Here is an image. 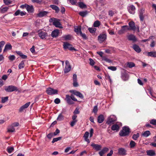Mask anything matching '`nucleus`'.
I'll list each match as a JSON object with an SVG mask.
<instances>
[{
  "label": "nucleus",
  "mask_w": 156,
  "mask_h": 156,
  "mask_svg": "<svg viewBox=\"0 0 156 156\" xmlns=\"http://www.w3.org/2000/svg\"><path fill=\"white\" fill-rule=\"evenodd\" d=\"M38 35L41 39L43 40H46L49 36L47 32L44 30L42 29L38 30Z\"/></svg>",
  "instance_id": "nucleus-1"
},
{
  "label": "nucleus",
  "mask_w": 156,
  "mask_h": 156,
  "mask_svg": "<svg viewBox=\"0 0 156 156\" xmlns=\"http://www.w3.org/2000/svg\"><path fill=\"white\" fill-rule=\"evenodd\" d=\"M129 132V129L128 127L125 126L122 128V129L120 131L119 134L121 136H125L128 135Z\"/></svg>",
  "instance_id": "nucleus-2"
},
{
  "label": "nucleus",
  "mask_w": 156,
  "mask_h": 156,
  "mask_svg": "<svg viewBox=\"0 0 156 156\" xmlns=\"http://www.w3.org/2000/svg\"><path fill=\"white\" fill-rule=\"evenodd\" d=\"M5 90L6 91L8 92H12L18 90V89L16 87L12 85L5 87Z\"/></svg>",
  "instance_id": "nucleus-3"
},
{
  "label": "nucleus",
  "mask_w": 156,
  "mask_h": 156,
  "mask_svg": "<svg viewBox=\"0 0 156 156\" xmlns=\"http://www.w3.org/2000/svg\"><path fill=\"white\" fill-rule=\"evenodd\" d=\"M47 93L50 95L58 94V90L51 87L48 88L46 90Z\"/></svg>",
  "instance_id": "nucleus-4"
},
{
  "label": "nucleus",
  "mask_w": 156,
  "mask_h": 156,
  "mask_svg": "<svg viewBox=\"0 0 156 156\" xmlns=\"http://www.w3.org/2000/svg\"><path fill=\"white\" fill-rule=\"evenodd\" d=\"M63 48L65 49H68L70 51H76V49L72 47V45L67 42H64Z\"/></svg>",
  "instance_id": "nucleus-5"
},
{
  "label": "nucleus",
  "mask_w": 156,
  "mask_h": 156,
  "mask_svg": "<svg viewBox=\"0 0 156 156\" xmlns=\"http://www.w3.org/2000/svg\"><path fill=\"white\" fill-rule=\"evenodd\" d=\"M107 38V35L106 34H101L98 37V40L100 43H102L105 41Z\"/></svg>",
  "instance_id": "nucleus-6"
},
{
  "label": "nucleus",
  "mask_w": 156,
  "mask_h": 156,
  "mask_svg": "<svg viewBox=\"0 0 156 156\" xmlns=\"http://www.w3.org/2000/svg\"><path fill=\"white\" fill-rule=\"evenodd\" d=\"M116 120V117L114 115H111L108 118L107 123L108 124H110Z\"/></svg>",
  "instance_id": "nucleus-7"
},
{
  "label": "nucleus",
  "mask_w": 156,
  "mask_h": 156,
  "mask_svg": "<svg viewBox=\"0 0 156 156\" xmlns=\"http://www.w3.org/2000/svg\"><path fill=\"white\" fill-rule=\"evenodd\" d=\"M65 63L66 66L64 69V72L65 73H67L70 71L71 67L69 61L66 60Z\"/></svg>",
  "instance_id": "nucleus-8"
},
{
  "label": "nucleus",
  "mask_w": 156,
  "mask_h": 156,
  "mask_svg": "<svg viewBox=\"0 0 156 156\" xmlns=\"http://www.w3.org/2000/svg\"><path fill=\"white\" fill-rule=\"evenodd\" d=\"M129 30V28L128 26L127 25H125L122 26L121 27V29L119 30L118 31V34H124L126 30Z\"/></svg>",
  "instance_id": "nucleus-9"
},
{
  "label": "nucleus",
  "mask_w": 156,
  "mask_h": 156,
  "mask_svg": "<svg viewBox=\"0 0 156 156\" xmlns=\"http://www.w3.org/2000/svg\"><path fill=\"white\" fill-rule=\"evenodd\" d=\"M127 9L128 12L131 14H133L135 13L136 8L134 5H130L127 7Z\"/></svg>",
  "instance_id": "nucleus-10"
},
{
  "label": "nucleus",
  "mask_w": 156,
  "mask_h": 156,
  "mask_svg": "<svg viewBox=\"0 0 156 156\" xmlns=\"http://www.w3.org/2000/svg\"><path fill=\"white\" fill-rule=\"evenodd\" d=\"M118 154L120 155H125L127 154L126 151L124 148H119L118 149Z\"/></svg>",
  "instance_id": "nucleus-11"
},
{
  "label": "nucleus",
  "mask_w": 156,
  "mask_h": 156,
  "mask_svg": "<svg viewBox=\"0 0 156 156\" xmlns=\"http://www.w3.org/2000/svg\"><path fill=\"white\" fill-rule=\"evenodd\" d=\"M49 12L46 11H40L37 14V16L39 17H43L46 16L48 13Z\"/></svg>",
  "instance_id": "nucleus-12"
},
{
  "label": "nucleus",
  "mask_w": 156,
  "mask_h": 156,
  "mask_svg": "<svg viewBox=\"0 0 156 156\" xmlns=\"http://www.w3.org/2000/svg\"><path fill=\"white\" fill-rule=\"evenodd\" d=\"M129 30H133L135 31L136 29V27L134 22L131 21L129 22Z\"/></svg>",
  "instance_id": "nucleus-13"
},
{
  "label": "nucleus",
  "mask_w": 156,
  "mask_h": 156,
  "mask_svg": "<svg viewBox=\"0 0 156 156\" xmlns=\"http://www.w3.org/2000/svg\"><path fill=\"white\" fill-rule=\"evenodd\" d=\"M26 12L23 11H21L20 10H17L14 14L15 16H18L19 15L21 16H25L26 14Z\"/></svg>",
  "instance_id": "nucleus-14"
},
{
  "label": "nucleus",
  "mask_w": 156,
  "mask_h": 156,
  "mask_svg": "<svg viewBox=\"0 0 156 156\" xmlns=\"http://www.w3.org/2000/svg\"><path fill=\"white\" fill-rule=\"evenodd\" d=\"M59 33V30L58 29L55 30H53L51 33V36L53 37H58Z\"/></svg>",
  "instance_id": "nucleus-15"
},
{
  "label": "nucleus",
  "mask_w": 156,
  "mask_h": 156,
  "mask_svg": "<svg viewBox=\"0 0 156 156\" xmlns=\"http://www.w3.org/2000/svg\"><path fill=\"white\" fill-rule=\"evenodd\" d=\"M73 86L74 87H77L78 86V84L77 82V76L76 74L73 75Z\"/></svg>",
  "instance_id": "nucleus-16"
},
{
  "label": "nucleus",
  "mask_w": 156,
  "mask_h": 156,
  "mask_svg": "<svg viewBox=\"0 0 156 156\" xmlns=\"http://www.w3.org/2000/svg\"><path fill=\"white\" fill-rule=\"evenodd\" d=\"M53 25L56 27L59 28H62V27L59 20L56 19L54 20V21L53 22Z\"/></svg>",
  "instance_id": "nucleus-17"
},
{
  "label": "nucleus",
  "mask_w": 156,
  "mask_h": 156,
  "mask_svg": "<svg viewBox=\"0 0 156 156\" xmlns=\"http://www.w3.org/2000/svg\"><path fill=\"white\" fill-rule=\"evenodd\" d=\"M91 146L96 151H99L100 150L102 147L101 145L98 144L92 143L91 144Z\"/></svg>",
  "instance_id": "nucleus-18"
},
{
  "label": "nucleus",
  "mask_w": 156,
  "mask_h": 156,
  "mask_svg": "<svg viewBox=\"0 0 156 156\" xmlns=\"http://www.w3.org/2000/svg\"><path fill=\"white\" fill-rule=\"evenodd\" d=\"M121 78L123 80L126 81L129 78V75L126 73L124 72L122 73Z\"/></svg>",
  "instance_id": "nucleus-19"
},
{
  "label": "nucleus",
  "mask_w": 156,
  "mask_h": 156,
  "mask_svg": "<svg viewBox=\"0 0 156 156\" xmlns=\"http://www.w3.org/2000/svg\"><path fill=\"white\" fill-rule=\"evenodd\" d=\"M30 104V102H28L24 105L22 106L19 109V111L20 112H22L24 109L27 108Z\"/></svg>",
  "instance_id": "nucleus-20"
},
{
  "label": "nucleus",
  "mask_w": 156,
  "mask_h": 156,
  "mask_svg": "<svg viewBox=\"0 0 156 156\" xmlns=\"http://www.w3.org/2000/svg\"><path fill=\"white\" fill-rule=\"evenodd\" d=\"M71 99L70 96L69 95H66V100L69 104L72 105L74 103V102Z\"/></svg>",
  "instance_id": "nucleus-21"
},
{
  "label": "nucleus",
  "mask_w": 156,
  "mask_h": 156,
  "mask_svg": "<svg viewBox=\"0 0 156 156\" xmlns=\"http://www.w3.org/2000/svg\"><path fill=\"white\" fill-rule=\"evenodd\" d=\"M129 41H132L133 42L136 41H137V38L136 36L132 34L129 35L127 37Z\"/></svg>",
  "instance_id": "nucleus-22"
},
{
  "label": "nucleus",
  "mask_w": 156,
  "mask_h": 156,
  "mask_svg": "<svg viewBox=\"0 0 156 156\" xmlns=\"http://www.w3.org/2000/svg\"><path fill=\"white\" fill-rule=\"evenodd\" d=\"M26 9L29 13L32 12H34V9L32 5H26Z\"/></svg>",
  "instance_id": "nucleus-23"
},
{
  "label": "nucleus",
  "mask_w": 156,
  "mask_h": 156,
  "mask_svg": "<svg viewBox=\"0 0 156 156\" xmlns=\"http://www.w3.org/2000/svg\"><path fill=\"white\" fill-rule=\"evenodd\" d=\"M108 150L109 149L108 148L105 147L99 152V154L100 155H103L107 152Z\"/></svg>",
  "instance_id": "nucleus-24"
},
{
  "label": "nucleus",
  "mask_w": 156,
  "mask_h": 156,
  "mask_svg": "<svg viewBox=\"0 0 156 156\" xmlns=\"http://www.w3.org/2000/svg\"><path fill=\"white\" fill-rule=\"evenodd\" d=\"M50 7L52 8L53 10L55 11V12L58 13L59 11V8L57 6L54 5H51L50 6Z\"/></svg>",
  "instance_id": "nucleus-25"
},
{
  "label": "nucleus",
  "mask_w": 156,
  "mask_h": 156,
  "mask_svg": "<svg viewBox=\"0 0 156 156\" xmlns=\"http://www.w3.org/2000/svg\"><path fill=\"white\" fill-rule=\"evenodd\" d=\"M147 55L148 56H150L153 57H156V51H150L147 53Z\"/></svg>",
  "instance_id": "nucleus-26"
},
{
  "label": "nucleus",
  "mask_w": 156,
  "mask_h": 156,
  "mask_svg": "<svg viewBox=\"0 0 156 156\" xmlns=\"http://www.w3.org/2000/svg\"><path fill=\"white\" fill-rule=\"evenodd\" d=\"M12 47L11 44H7L5 45L4 49L3 50V52H5L7 50L11 49Z\"/></svg>",
  "instance_id": "nucleus-27"
},
{
  "label": "nucleus",
  "mask_w": 156,
  "mask_h": 156,
  "mask_svg": "<svg viewBox=\"0 0 156 156\" xmlns=\"http://www.w3.org/2000/svg\"><path fill=\"white\" fill-rule=\"evenodd\" d=\"M104 120V116L102 115H100L98 118V122L99 123H102Z\"/></svg>",
  "instance_id": "nucleus-28"
},
{
  "label": "nucleus",
  "mask_w": 156,
  "mask_h": 156,
  "mask_svg": "<svg viewBox=\"0 0 156 156\" xmlns=\"http://www.w3.org/2000/svg\"><path fill=\"white\" fill-rule=\"evenodd\" d=\"M119 129V126L117 124L113 125L111 127V129L113 131H118Z\"/></svg>",
  "instance_id": "nucleus-29"
},
{
  "label": "nucleus",
  "mask_w": 156,
  "mask_h": 156,
  "mask_svg": "<svg viewBox=\"0 0 156 156\" xmlns=\"http://www.w3.org/2000/svg\"><path fill=\"white\" fill-rule=\"evenodd\" d=\"M133 49L135 51L137 52H140L141 51V50L140 48L139 47V46L136 44L134 45L133 46Z\"/></svg>",
  "instance_id": "nucleus-30"
},
{
  "label": "nucleus",
  "mask_w": 156,
  "mask_h": 156,
  "mask_svg": "<svg viewBox=\"0 0 156 156\" xmlns=\"http://www.w3.org/2000/svg\"><path fill=\"white\" fill-rule=\"evenodd\" d=\"M71 35L68 34L63 36L62 38L63 40L66 41L67 40H70L71 39Z\"/></svg>",
  "instance_id": "nucleus-31"
},
{
  "label": "nucleus",
  "mask_w": 156,
  "mask_h": 156,
  "mask_svg": "<svg viewBox=\"0 0 156 156\" xmlns=\"http://www.w3.org/2000/svg\"><path fill=\"white\" fill-rule=\"evenodd\" d=\"M15 131L14 127L12 125L9 126L8 128V132H9L12 133Z\"/></svg>",
  "instance_id": "nucleus-32"
},
{
  "label": "nucleus",
  "mask_w": 156,
  "mask_h": 156,
  "mask_svg": "<svg viewBox=\"0 0 156 156\" xmlns=\"http://www.w3.org/2000/svg\"><path fill=\"white\" fill-rule=\"evenodd\" d=\"M147 154L150 156H153L155 155V153L154 151L152 150H150L147 151Z\"/></svg>",
  "instance_id": "nucleus-33"
},
{
  "label": "nucleus",
  "mask_w": 156,
  "mask_h": 156,
  "mask_svg": "<svg viewBox=\"0 0 156 156\" xmlns=\"http://www.w3.org/2000/svg\"><path fill=\"white\" fill-rule=\"evenodd\" d=\"M74 30L77 34H80V32H81V28L79 27H75L74 28Z\"/></svg>",
  "instance_id": "nucleus-34"
},
{
  "label": "nucleus",
  "mask_w": 156,
  "mask_h": 156,
  "mask_svg": "<svg viewBox=\"0 0 156 156\" xmlns=\"http://www.w3.org/2000/svg\"><path fill=\"white\" fill-rule=\"evenodd\" d=\"M8 8L7 7L2 6L0 8V10L1 12L4 13L6 12L8 10Z\"/></svg>",
  "instance_id": "nucleus-35"
},
{
  "label": "nucleus",
  "mask_w": 156,
  "mask_h": 156,
  "mask_svg": "<svg viewBox=\"0 0 156 156\" xmlns=\"http://www.w3.org/2000/svg\"><path fill=\"white\" fill-rule=\"evenodd\" d=\"M136 144L133 141L131 140L129 144L130 148H134L136 146Z\"/></svg>",
  "instance_id": "nucleus-36"
},
{
  "label": "nucleus",
  "mask_w": 156,
  "mask_h": 156,
  "mask_svg": "<svg viewBox=\"0 0 156 156\" xmlns=\"http://www.w3.org/2000/svg\"><path fill=\"white\" fill-rule=\"evenodd\" d=\"M64 116L62 115V113H60L59 114L57 119V120L58 121H61L64 120Z\"/></svg>",
  "instance_id": "nucleus-37"
},
{
  "label": "nucleus",
  "mask_w": 156,
  "mask_h": 156,
  "mask_svg": "<svg viewBox=\"0 0 156 156\" xmlns=\"http://www.w3.org/2000/svg\"><path fill=\"white\" fill-rule=\"evenodd\" d=\"M79 6L82 9L87 8L86 5L84 4L83 2H80L78 3Z\"/></svg>",
  "instance_id": "nucleus-38"
},
{
  "label": "nucleus",
  "mask_w": 156,
  "mask_h": 156,
  "mask_svg": "<svg viewBox=\"0 0 156 156\" xmlns=\"http://www.w3.org/2000/svg\"><path fill=\"white\" fill-rule=\"evenodd\" d=\"M74 94L76 96L79 97L81 98H83V95L80 92L78 91H75L74 93Z\"/></svg>",
  "instance_id": "nucleus-39"
},
{
  "label": "nucleus",
  "mask_w": 156,
  "mask_h": 156,
  "mask_svg": "<svg viewBox=\"0 0 156 156\" xmlns=\"http://www.w3.org/2000/svg\"><path fill=\"white\" fill-rule=\"evenodd\" d=\"M150 134V133L149 131H145L142 134V135L144 137H147Z\"/></svg>",
  "instance_id": "nucleus-40"
},
{
  "label": "nucleus",
  "mask_w": 156,
  "mask_h": 156,
  "mask_svg": "<svg viewBox=\"0 0 156 156\" xmlns=\"http://www.w3.org/2000/svg\"><path fill=\"white\" fill-rule=\"evenodd\" d=\"M25 66L24 61H22L19 65L18 67L20 69H22Z\"/></svg>",
  "instance_id": "nucleus-41"
},
{
  "label": "nucleus",
  "mask_w": 156,
  "mask_h": 156,
  "mask_svg": "<svg viewBox=\"0 0 156 156\" xmlns=\"http://www.w3.org/2000/svg\"><path fill=\"white\" fill-rule=\"evenodd\" d=\"M87 14V11H84L80 12H79V14L82 17L85 16Z\"/></svg>",
  "instance_id": "nucleus-42"
},
{
  "label": "nucleus",
  "mask_w": 156,
  "mask_h": 156,
  "mask_svg": "<svg viewBox=\"0 0 156 156\" xmlns=\"http://www.w3.org/2000/svg\"><path fill=\"white\" fill-rule=\"evenodd\" d=\"M100 24V23L99 21L97 20L95 21L93 24V26L94 27H98Z\"/></svg>",
  "instance_id": "nucleus-43"
},
{
  "label": "nucleus",
  "mask_w": 156,
  "mask_h": 156,
  "mask_svg": "<svg viewBox=\"0 0 156 156\" xmlns=\"http://www.w3.org/2000/svg\"><path fill=\"white\" fill-rule=\"evenodd\" d=\"M127 66L130 68L134 67L135 65L134 63L132 62H128L127 63Z\"/></svg>",
  "instance_id": "nucleus-44"
},
{
  "label": "nucleus",
  "mask_w": 156,
  "mask_h": 156,
  "mask_svg": "<svg viewBox=\"0 0 156 156\" xmlns=\"http://www.w3.org/2000/svg\"><path fill=\"white\" fill-rule=\"evenodd\" d=\"M5 42L2 41L0 42V53L2 51V48L3 47L4 44H5Z\"/></svg>",
  "instance_id": "nucleus-45"
},
{
  "label": "nucleus",
  "mask_w": 156,
  "mask_h": 156,
  "mask_svg": "<svg viewBox=\"0 0 156 156\" xmlns=\"http://www.w3.org/2000/svg\"><path fill=\"white\" fill-rule=\"evenodd\" d=\"M14 150L13 147H8L7 148V151H8V152L9 153H10L12 152Z\"/></svg>",
  "instance_id": "nucleus-46"
},
{
  "label": "nucleus",
  "mask_w": 156,
  "mask_h": 156,
  "mask_svg": "<svg viewBox=\"0 0 156 156\" xmlns=\"http://www.w3.org/2000/svg\"><path fill=\"white\" fill-rule=\"evenodd\" d=\"M139 136V134L137 133L136 134H133L132 136L133 139L134 140H136L138 138Z\"/></svg>",
  "instance_id": "nucleus-47"
},
{
  "label": "nucleus",
  "mask_w": 156,
  "mask_h": 156,
  "mask_svg": "<svg viewBox=\"0 0 156 156\" xmlns=\"http://www.w3.org/2000/svg\"><path fill=\"white\" fill-rule=\"evenodd\" d=\"M88 30L91 33H94L96 31V29L95 28H89Z\"/></svg>",
  "instance_id": "nucleus-48"
},
{
  "label": "nucleus",
  "mask_w": 156,
  "mask_h": 156,
  "mask_svg": "<svg viewBox=\"0 0 156 156\" xmlns=\"http://www.w3.org/2000/svg\"><path fill=\"white\" fill-rule=\"evenodd\" d=\"M62 138V137H59L57 138H54L53 139L52 143H54L55 142L57 141H58L60 140Z\"/></svg>",
  "instance_id": "nucleus-49"
},
{
  "label": "nucleus",
  "mask_w": 156,
  "mask_h": 156,
  "mask_svg": "<svg viewBox=\"0 0 156 156\" xmlns=\"http://www.w3.org/2000/svg\"><path fill=\"white\" fill-rule=\"evenodd\" d=\"M102 60L105 61L106 62L110 63L112 62L111 60L108 58L106 57H103L102 58Z\"/></svg>",
  "instance_id": "nucleus-50"
},
{
  "label": "nucleus",
  "mask_w": 156,
  "mask_h": 156,
  "mask_svg": "<svg viewBox=\"0 0 156 156\" xmlns=\"http://www.w3.org/2000/svg\"><path fill=\"white\" fill-rule=\"evenodd\" d=\"M8 97H2V103H4L7 101L8 100Z\"/></svg>",
  "instance_id": "nucleus-51"
},
{
  "label": "nucleus",
  "mask_w": 156,
  "mask_h": 156,
  "mask_svg": "<svg viewBox=\"0 0 156 156\" xmlns=\"http://www.w3.org/2000/svg\"><path fill=\"white\" fill-rule=\"evenodd\" d=\"M108 69H110L113 71H115L117 69L116 67L113 66H108Z\"/></svg>",
  "instance_id": "nucleus-52"
},
{
  "label": "nucleus",
  "mask_w": 156,
  "mask_h": 156,
  "mask_svg": "<svg viewBox=\"0 0 156 156\" xmlns=\"http://www.w3.org/2000/svg\"><path fill=\"white\" fill-rule=\"evenodd\" d=\"M80 35L82 37L83 39L86 40L87 39L86 34H83L82 32L80 34Z\"/></svg>",
  "instance_id": "nucleus-53"
},
{
  "label": "nucleus",
  "mask_w": 156,
  "mask_h": 156,
  "mask_svg": "<svg viewBox=\"0 0 156 156\" xmlns=\"http://www.w3.org/2000/svg\"><path fill=\"white\" fill-rule=\"evenodd\" d=\"M150 123L153 125L156 126V119L151 120L150 121Z\"/></svg>",
  "instance_id": "nucleus-54"
},
{
  "label": "nucleus",
  "mask_w": 156,
  "mask_h": 156,
  "mask_svg": "<svg viewBox=\"0 0 156 156\" xmlns=\"http://www.w3.org/2000/svg\"><path fill=\"white\" fill-rule=\"evenodd\" d=\"M5 4L6 5H8L11 3V0H3Z\"/></svg>",
  "instance_id": "nucleus-55"
},
{
  "label": "nucleus",
  "mask_w": 156,
  "mask_h": 156,
  "mask_svg": "<svg viewBox=\"0 0 156 156\" xmlns=\"http://www.w3.org/2000/svg\"><path fill=\"white\" fill-rule=\"evenodd\" d=\"M77 121L73 120L71 122H70V124L71 126H73L75 125Z\"/></svg>",
  "instance_id": "nucleus-56"
},
{
  "label": "nucleus",
  "mask_w": 156,
  "mask_h": 156,
  "mask_svg": "<svg viewBox=\"0 0 156 156\" xmlns=\"http://www.w3.org/2000/svg\"><path fill=\"white\" fill-rule=\"evenodd\" d=\"M9 58L11 61H13L15 59V57L14 55H11L9 56Z\"/></svg>",
  "instance_id": "nucleus-57"
},
{
  "label": "nucleus",
  "mask_w": 156,
  "mask_h": 156,
  "mask_svg": "<svg viewBox=\"0 0 156 156\" xmlns=\"http://www.w3.org/2000/svg\"><path fill=\"white\" fill-rule=\"evenodd\" d=\"M98 110V107L97 105L95 106L94 107L93 109V112L95 113H96Z\"/></svg>",
  "instance_id": "nucleus-58"
},
{
  "label": "nucleus",
  "mask_w": 156,
  "mask_h": 156,
  "mask_svg": "<svg viewBox=\"0 0 156 156\" xmlns=\"http://www.w3.org/2000/svg\"><path fill=\"white\" fill-rule=\"evenodd\" d=\"M89 60L90 62V65L92 66H93L95 64V62H94V60L91 58H89Z\"/></svg>",
  "instance_id": "nucleus-59"
},
{
  "label": "nucleus",
  "mask_w": 156,
  "mask_h": 156,
  "mask_svg": "<svg viewBox=\"0 0 156 156\" xmlns=\"http://www.w3.org/2000/svg\"><path fill=\"white\" fill-rule=\"evenodd\" d=\"M54 102L56 104H58L60 102V100L58 98H56Z\"/></svg>",
  "instance_id": "nucleus-60"
},
{
  "label": "nucleus",
  "mask_w": 156,
  "mask_h": 156,
  "mask_svg": "<svg viewBox=\"0 0 156 156\" xmlns=\"http://www.w3.org/2000/svg\"><path fill=\"white\" fill-rule=\"evenodd\" d=\"M53 135H54V134L52 133H51L47 135V137L49 139H51L53 136Z\"/></svg>",
  "instance_id": "nucleus-61"
},
{
  "label": "nucleus",
  "mask_w": 156,
  "mask_h": 156,
  "mask_svg": "<svg viewBox=\"0 0 156 156\" xmlns=\"http://www.w3.org/2000/svg\"><path fill=\"white\" fill-rule=\"evenodd\" d=\"M89 136V133L88 132H86L83 136L84 138H88Z\"/></svg>",
  "instance_id": "nucleus-62"
},
{
  "label": "nucleus",
  "mask_w": 156,
  "mask_h": 156,
  "mask_svg": "<svg viewBox=\"0 0 156 156\" xmlns=\"http://www.w3.org/2000/svg\"><path fill=\"white\" fill-rule=\"evenodd\" d=\"M60 132L59 130L58 129H56L55 130V131L54 133V135L55 136L57 135Z\"/></svg>",
  "instance_id": "nucleus-63"
},
{
  "label": "nucleus",
  "mask_w": 156,
  "mask_h": 156,
  "mask_svg": "<svg viewBox=\"0 0 156 156\" xmlns=\"http://www.w3.org/2000/svg\"><path fill=\"white\" fill-rule=\"evenodd\" d=\"M11 125L14 127H15L18 126L19 125V123L18 122H16L12 123Z\"/></svg>",
  "instance_id": "nucleus-64"
}]
</instances>
